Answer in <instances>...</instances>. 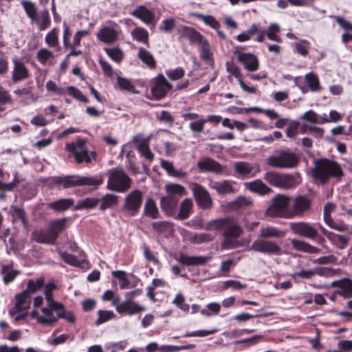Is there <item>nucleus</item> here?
Segmentation results:
<instances>
[{"label":"nucleus","instance_id":"nucleus-1","mask_svg":"<svg viewBox=\"0 0 352 352\" xmlns=\"http://www.w3.org/2000/svg\"><path fill=\"white\" fill-rule=\"evenodd\" d=\"M285 231L273 226H263L261 227L258 239L253 241L250 249L267 255L280 256L283 254L280 246L275 241L270 240L281 239L285 236Z\"/></svg>","mask_w":352,"mask_h":352},{"label":"nucleus","instance_id":"nucleus-2","mask_svg":"<svg viewBox=\"0 0 352 352\" xmlns=\"http://www.w3.org/2000/svg\"><path fill=\"white\" fill-rule=\"evenodd\" d=\"M51 188L58 190L68 189L78 186H90L93 190L98 189L104 182L102 175L81 176L68 175L51 177L47 180Z\"/></svg>","mask_w":352,"mask_h":352},{"label":"nucleus","instance_id":"nucleus-3","mask_svg":"<svg viewBox=\"0 0 352 352\" xmlns=\"http://www.w3.org/2000/svg\"><path fill=\"white\" fill-rule=\"evenodd\" d=\"M314 166L311 169V177L317 184L324 186L329 179L335 178L340 179L344 175V171L337 162L320 157L314 161Z\"/></svg>","mask_w":352,"mask_h":352},{"label":"nucleus","instance_id":"nucleus-4","mask_svg":"<svg viewBox=\"0 0 352 352\" xmlns=\"http://www.w3.org/2000/svg\"><path fill=\"white\" fill-rule=\"evenodd\" d=\"M264 179L270 185L281 189L294 188L302 182L299 173H281L270 171L265 174Z\"/></svg>","mask_w":352,"mask_h":352},{"label":"nucleus","instance_id":"nucleus-5","mask_svg":"<svg viewBox=\"0 0 352 352\" xmlns=\"http://www.w3.org/2000/svg\"><path fill=\"white\" fill-rule=\"evenodd\" d=\"M206 229L215 230L223 236L239 237L243 232L236 220L232 217L212 219L207 223Z\"/></svg>","mask_w":352,"mask_h":352},{"label":"nucleus","instance_id":"nucleus-6","mask_svg":"<svg viewBox=\"0 0 352 352\" xmlns=\"http://www.w3.org/2000/svg\"><path fill=\"white\" fill-rule=\"evenodd\" d=\"M299 156L289 150L277 151L267 159V164L275 168L292 169L298 166Z\"/></svg>","mask_w":352,"mask_h":352},{"label":"nucleus","instance_id":"nucleus-7","mask_svg":"<svg viewBox=\"0 0 352 352\" xmlns=\"http://www.w3.org/2000/svg\"><path fill=\"white\" fill-rule=\"evenodd\" d=\"M65 150L74 157L76 162L78 164L82 163L89 164L92 159L96 160V153L95 151L89 152L85 140L81 138L67 143Z\"/></svg>","mask_w":352,"mask_h":352},{"label":"nucleus","instance_id":"nucleus-8","mask_svg":"<svg viewBox=\"0 0 352 352\" xmlns=\"http://www.w3.org/2000/svg\"><path fill=\"white\" fill-rule=\"evenodd\" d=\"M131 186V179L121 168H115L111 170L107 188L119 192L128 190Z\"/></svg>","mask_w":352,"mask_h":352},{"label":"nucleus","instance_id":"nucleus-9","mask_svg":"<svg viewBox=\"0 0 352 352\" xmlns=\"http://www.w3.org/2000/svg\"><path fill=\"white\" fill-rule=\"evenodd\" d=\"M290 198L285 195H277L266 210V214L272 217H287Z\"/></svg>","mask_w":352,"mask_h":352},{"label":"nucleus","instance_id":"nucleus-10","mask_svg":"<svg viewBox=\"0 0 352 352\" xmlns=\"http://www.w3.org/2000/svg\"><path fill=\"white\" fill-rule=\"evenodd\" d=\"M143 201V192L140 190H133L124 199L122 210L131 217L136 216L141 208Z\"/></svg>","mask_w":352,"mask_h":352},{"label":"nucleus","instance_id":"nucleus-11","mask_svg":"<svg viewBox=\"0 0 352 352\" xmlns=\"http://www.w3.org/2000/svg\"><path fill=\"white\" fill-rule=\"evenodd\" d=\"M189 188L199 208L203 210H209L212 208V199L204 186L193 182L190 184Z\"/></svg>","mask_w":352,"mask_h":352},{"label":"nucleus","instance_id":"nucleus-12","mask_svg":"<svg viewBox=\"0 0 352 352\" xmlns=\"http://www.w3.org/2000/svg\"><path fill=\"white\" fill-rule=\"evenodd\" d=\"M112 305L116 307V311L122 316H133L142 313L146 308L137 302L126 298L125 300L120 302L118 298L114 299Z\"/></svg>","mask_w":352,"mask_h":352},{"label":"nucleus","instance_id":"nucleus-13","mask_svg":"<svg viewBox=\"0 0 352 352\" xmlns=\"http://www.w3.org/2000/svg\"><path fill=\"white\" fill-rule=\"evenodd\" d=\"M12 70L11 80L12 83L16 84L23 82L31 77V72L25 64L19 58L12 59Z\"/></svg>","mask_w":352,"mask_h":352},{"label":"nucleus","instance_id":"nucleus-14","mask_svg":"<svg viewBox=\"0 0 352 352\" xmlns=\"http://www.w3.org/2000/svg\"><path fill=\"white\" fill-rule=\"evenodd\" d=\"M63 309L62 302H52L47 307H43L41 312L43 317H38V323L44 325H54L58 320V316H54V311H58Z\"/></svg>","mask_w":352,"mask_h":352},{"label":"nucleus","instance_id":"nucleus-15","mask_svg":"<svg viewBox=\"0 0 352 352\" xmlns=\"http://www.w3.org/2000/svg\"><path fill=\"white\" fill-rule=\"evenodd\" d=\"M234 54L236 55L238 61L247 71L253 72L258 69L259 60L255 54L250 52L245 53L239 50H235Z\"/></svg>","mask_w":352,"mask_h":352},{"label":"nucleus","instance_id":"nucleus-16","mask_svg":"<svg viewBox=\"0 0 352 352\" xmlns=\"http://www.w3.org/2000/svg\"><path fill=\"white\" fill-rule=\"evenodd\" d=\"M172 85L166 80L162 74H159L155 79V84L151 88L153 97L157 100L164 98L171 90Z\"/></svg>","mask_w":352,"mask_h":352},{"label":"nucleus","instance_id":"nucleus-17","mask_svg":"<svg viewBox=\"0 0 352 352\" xmlns=\"http://www.w3.org/2000/svg\"><path fill=\"white\" fill-rule=\"evenodd\" d=\"M209 186L217 191L219 195L232 194L238 191L235 181L224 179L221 181H210Z\"/></svg>","mask_w":352,"mask_h":352},{"label":"nucleus","instance_id":"nucleus-18","mask_svg":"<svg viewBox=\"0 0 352 352\" xmlns=\"http://www.w3.org/2000/svg\"><path fill=\"white\" fill-rule=\"evenodd\" d=\"M289 228L294 234L307 239H314L318 235L316 229L305 222L292 223Z\"/></svg>","mask_w":352,"mask_h":352},{"label":"nucleus","instance_id":"nucleus-19","mask_svg":"<svg viewBox=\"0 0 352 352\" xmlns=\"http://www.w3.org/2000/svg\"><path fill=\"white\" fill-rule=\"evenodd\" d=\"M234 168L236 173L234 176L241 179L253 177L256 173L260 172V169L258 166L254 170V168L250 163L246 162H235L234 164Z\"/></svg>","mask_w":352,"mask_h":352},{"label":"nucleus","instance_id":"nucleus-20","mask_svg":"<svg viewBox=\"0 0 352 352\" xmlns=\"http://www.w3.org/2000/svg\"><path fill=\"white\" fill-rule=\"evenodd\" d=\"M311 200L304 195L297 196L293 201L292 216H302L311 208Z\"/></svg>","mask_w":352,"mask_h":352},{"label":"nucleus","instance_id":"nucleus-21","mask_svg":"<svg viewBox=\"0 0 352 352\" xmlns=\"http://www.w3.org/2000/svg\"><path fill=\"white\" fill-rule=\"evenodd\" d=\"M130 14L141 20L146 25H155V13L145 6L141 5L130 12Z\"/></svg>","mask_w":352,"mask_h":352},{"label":"nucleus","instance_id":"nucleus-22","mask_svg":"<svg viewBox=\"0 0 352 352\" xmlns=\"http://www.w3.org/2000/svg\"><path fill=\"white\" fill-rule=\"evenodd\" d=\"M197 167L200 172H210L220 174L223 171V166L214 160L206 157L197 162Z\"/></svg>","mask_w":352,"mask_h":352},{"label":"nucleus","instance_id":"nucleus-23","mask_svg":"<svg viewBox=\"0 0 352 352\" xmlns=\"http://www.w3.org/2000/svg\"><path fill=\"white\" fill-rule=\"evenodd\" d=\"M177 33L181 38L188 39L191 44L197 43L204 36L195 28L181 25L177 28Z\"/></svg>","mask_w":352,"mask_h":352},{"label":"nucleus","instance_id":"nucleus-24","mask_svg":"<svg viewBox=\"0 0 352 352\" xmlns=\"http://www.w3.org/2000/svg\"><path fill=\"white\" fill-rule=\"evenodd\" d=\"M179 201V197H175L171 195L161 197L160 207L166 216L173 217L175 214Z\"/></svg>","mask_w":352,"mask_h":352},{"label":"nucleus","instance_id":"nucleus-25","mask_svg":"<svg viewBox=\"0 0 352 352\" xmlns=\"http://www.w3.org/2000/svg\"><path fill=\"white\" fill-rule=\"evenodd\" d=\"M333 287H336L338 289L336 293L344 298H352V280L344 278L332 283Z\"/></svg>","mask_w":352,"mask_h":352},{"label":"nucleus","instance_id":"nucleus-26","mask_svg":"<svg viewBox=\"0 0 352 352\" xmlns=\"http://www.w3.org/2000/svg\"><path fill=\"white\" fill-rule=\"evenodd\" d=\"M209 260L208 257L201 256H188L180 254L177 261L185 266H198L205 265Z\"/></svg>","mask_w":352,"mask_h":352},{"label":"nucleus","instance_id":"nucleus-27","mask_svg":"<svg viewBox=\"0 0 352 352\" xmlns=\"http://www.w3.org/2000/svg\"><path fill=\"white\" fill-rule=\"evenodd\" d=\"M97 38L103 43H113L117 41L118 32L111 27H104L97 33Z\"/></svg>","mask_w":352,"mask_h":352},{"label":"nucleus","instance_id":"nucleus-28","mask_svg":"<svg viewBox=\"0 0 352 352\" xmlns=\"http://www.w3.org/2000/svg\"><path fill=\"white\" fill-rule=\"evenodd\" d=\"M32 238L33 241L43 244H54L56 242L50 230L40 229L34 230L32 234Z\"/></svg>","mask_w":352,"mask_h":352},{"label":"nucleus","instance_id":"nucleus-29","mask_svg":"<svg viewBox=\"0 0 352 352\" xmlns=\"http://www.w3.org/2000/svg\"><path fill=\"white\" fill-rule=\"evenodd\" d=\"M143 214L152 219L160 218V213L156 202L153 198H147L144 206Z\"/></svg>","mask_w":352,"mask_h":352},{"label":"nucleus","instance_id":"nucleus-30","mask_svg":"<svg viewBox=\"0 0 352 352\" xmlns=\"http://www.w3.org/2000/svg\"><path fill=\"white\" fill-rule=\"evenodd\" d=\"M160 165L162 168L166 170L169 176L178 179L185 178L188 175V173L182 170H177L175 168L172 162L166 160H161Z\"/></svg>","mask_w":352,"mask_h":352},{"label":"nucleus","instance_id":"nucleus-31","mask_svg":"<svg viewBox=\"0 0 352 352\" xmlns=\"http://www.w3.org/2000/svg\"><path fill=\"white\" fill-rule=\"evenodd\" d=\"M291 244L294 249L300 252L314 254L320 252L318 248L313 246L304 241L293 239L291 241Z\"/></svg>","mask_w":352,"mask_h":352},{"label":"nucleus","instance_id":"nucleus-32","mask_svg":"<svg viewBox=\"0 0 352 352\" xmlns=\"http://www.w3.org/2000/svg\"><path fill=\"white\" fill-rule=\"evenodd\" d=\"M67 221L68 218L66 217L54 219L51 221L49 230L55 241L57 240L59 234L67 228Z\"/></svg>","mask_w":352,"mask_h":352},{"label":"nucleus","instance_id":"nucleus-33","mask_svg":"<svg viewBox=\"0 0 352 352\" xmlns=\"http://www.w3.org/2000/svg\"><path fill=\"white\" fill-rule=\"evenodd\" d=\"M74 200L72 198H63L48 204L49 208L56 211H65L74 206Z\"/></svg>","mask_w":352,"mask_h":352},{"label":"nucleus","instance_id":"nucleus-34","mask_svg":"<svg viewBox=\"0 0 352 352\" xmlns=\"http://www.w3.org/2000/svg\"><path fill=\"white\" fill-rule=\"evenodd\" d=\"M13 262L10 261V263L1 266V274L3 275V283L8 285L12 283L16 276L19 274V271L12 270Z\"/></svg>","mask_w":352,"mask_h":352},{"label":"nucleus","instance_id":"nucleus-35","mask_svg":"<svg viewBox=\"0 0 352 352\" xmlns=\"http://www.w3.org/2000/svg\"><path fill=\"white\" fill-rule=\"evenodd\" d=\"M138 58L145 64L149 69L156 68V61L153 54L144 47H140L138 53Z\"/></svg>","mask_w":352,"mask_h":352},{"label":"nucleus","instance_id":"nucleus-36","mask_svg":"<svg viewBox=\"0 0 352 352\" xmlns=\"http://www.w3.org/2000/svg\"><path fill=\"white\" fill-rule=\"evenodd\" d=\"M305 81L311 91L318 92L322 89L318 76L312 72L305 74Z\"/></svg>","mask_w":352,"mask_h":352},{"label":"nucleus","instance_id":"nucleus-37","mask_svg":"<svg viewBox=\"0 0 352 352\" xmlns=\"http://www.w3.org/2000/svg\"><path fill=\"white\" fill-rule=\"evenodd\" d=\"M245 185L251 192H256L260 195L267 194L272 190L270 188L260 179L246 183Z\"/></svg>","mask_w":352,"mask_h":352},{"label":"nucleus","instance_id":"nucleus-38","mask_svg":"<svg viewBox=\"0 0 352 352\" xmlns=\"http://www.w3.org/2000/svg\"><path fill=\"white\" fill-rule=\"evenodd\" d=\"M100 201V198L87 197L78 201L77 204L74 206V210H91L96 208L98 205Z\"/></svg>","mask_w":352,"mask_h":352},{"label":"nucleus","instance_id":"nucleus-39","mask_svg":"<svg viewBox=\"0 0 352 352\" xmlns=\"http://www.w3.org/2000/svg\"><path fill=\"white\" fill-rule=\"evenodd\" d=\"M100 199L101 204L99 208L101 211H105L107 209L113 208L118 204V196L113 194H106Z\"/></svg>","mask_w":352,"mask_h":352},{"label":"nucleus","instance_id":"nucleus-40","mask_svg":"<svg viewBox=\"0 0 352 352\" xmlns=\"http://www.w3.org/2000/svg\"><path fill=\"white\" fill-rule=\"evenodd\" d=\"M198 44L200 49V57L205 61H212V53L210 51V46L207 39L204 36Z\"/></svg>","mask_w":352,"mask_h":352},{"label":"nucleus","instance_id":"nucleus-41","mask_svg":"<svg viewBox=\"0 0 352 352\" xmlns=\"http://www.w3.org/2000/svg\"><path fill=\"white\" fill-rule=\"evenodd\" d=\"M131 35L133 40L148 45L149 34L146 29L141 27H136L132 30Z\"/></svg>","mask_w":352,"mask_h":352},{"label":"nucleus","instance_id":"nucleus-42","mask_svg":"<svg viewBox=\"0 0 352 352\" xmlns=\"http://www.w3.org/2000/svg\"><path fill=\"white\" fill-rule=\"evenodd\" d=\"M15 308L17 311H21L29 307L30 296L24 290L16 295Z\"/></svg>","mask_w":352,"mask_h":352},{"label":"nucleus","instance_id":"nucleus-43","mask_svg":"<svg viewBox=\"0 0 352 352\" xmlns=\"http://www.w3.org/2000/svg\"><path fill=\"white\" fill-rule=\"evenodd\" d=\"M116 87H118L121 91H127L131 94L138 93L132 82L124 77L118 76L117 78Z\"/></svg>","mask_w":352,"mask_h":352},{"label":"nucleus","instance_id":"nucleus-44","mask_svg":"<svg viewBox=\"0 0 352 352\" xmlns=\"http://www.w3.org/2000/svg\"><path fill=\"white\" fill-rule=\"evenodd\" d=\"M192 208V201L189 199H184L180 204L179 211L176 218L180 220L188 219L191 213Z\"/></svg>","mask_w":352,"mask_h":352},{"label":"nucleus","instance_id":"nucleus-45","mask_svg":"<svg viewBox=\"0 0 352 352\" xmlns=\"http://www.w3.org/2000/svg\"><path fill=\"white\" fill-rule=\"evenodd\" d=\"M21 5L32 21L37 23L38 21V16L37 14V8L35 4L29 1H22Z\"/></svg>","mask_w":352,"mask_h":352},{"label":"nucleus","instance_id":"nucleus-46","mask_svg":"<svg viewBox=\"0 0 352 352\" xmlns=\"http://www.w3.org/2000/svg\"><path fill=\"white\" fill-rule=\"evenodd\" d=\"M192 16L202 21L204 23L214 30H218L220 27V23L212 15H204L201 13H193Z\"/></svg>","mask_w":352,"mask_h":352},{"label":"nucleus","instance_id":"nucleus-47","mask_svg":"<svg viewBox=\"0 0 352 352\" xmlns=\"http://www.w3.org/2000/svg\"><path fill=\"white\" fill-rule=\"evenodd\" d=\"M165 189L167 192V196L171 195L175 197H179L180 199L181 196L186 194L185 188L183 186L177 184H166Z\"/></svg>","mask_w":352,"mask_h":352},{"label":"nucleus","instance_id":"nucleus-48","mask_svg":"<svg viewBox=\"0 0 352 352\" xmlns=\"http://www.w3.org/2000/svg\"><path fill=\"white\" fill-rule=\"evenodd\" d=\"M137 150L140 155L144 157L148 162H151L153 160L154 154L151 151L149 144L146 140H144L138 144Z\"/></svg>","mask_w":352,"mask_h":352},{"label":"nucleus","instance_id":"nucleus-49","mask_svg":"<svg viewBox=\"0 0 352 352\" xmlns=\"http://www.w3.org/2000/svg\"><path fill=\"white\" fill-rule=\"evenodd\" d=\"M251 204L252 201L250 199L243 196H239L234 201L230 202L228 206L230 210L238 211L245 207L249 206Z\"/></svg>","mask_w":352,"mask_h":352},{"label":"nucleus","instance_id":"nucleus-50","mask_svg":"<svg viewBox=\"0 0 352 352\" xmlns=\"http://www.w3.org/2000/svg\"><path fill=\"white\" fill-rule=\"evenodd\" d=\"M173 224L168 221H155L151 223V227L154 231L159 234L170 233L172 230Z\"/></svg>","mask_w":352,"mask_h":352},{"label":"nucleus","instance_id":"nucleus-51","mask_svg":"<svg viewBox=\"0 0 352 352\" xmlns=\"http://www.w3.org/2000/svg\"><path fill=\"white\" fill-rule=\"evenodd\" d=\"M349 239V236L334 233L329 241L338 249L343 250L347 246Z\"/></svg>","mask_w":352,"mask_h":352},{"label":"nucleus","instance_id":"nucleus-52","mask_svg":"<svg viewBox=\"0 0 352 352\" xmlns=\"http://www.w3.org/2000/svg\"><path fill=\"white\" fill-rule=\"evenodd\" d=\"M58 28H54L45 36V43L50 47H55L58 46Z\"/></svg>","mask_w":352,"mask_h":352},{"label":"nucleus","instance_id":"nucleus-53","mask_svg":"<svg viewBox=\"0 0 352 352\" xmlns=\"http://www.w3.org/2000/svg\"><path fill=\"white\" fill-rule=\"evenodd\" d=\"M104 50L108 56L116 63H120L124 58L123 52L119 47H104Z\"/></svg>","mask_w":352,"mask_h":352},{"label":"nucleus","instance_id":"nucleus-54","mask_svg":"<svg viewBox=\"0 0 352 352\" xmlns=\"http://www.w3.org/2000/svg\"><path fill=\"white\" fill-rule=\"evenodd\" d=\"M45 281L43 278H38L36 280H30L28 286L25 290L30 296L41 289L44 285Z\"/></svg>","mask_w":352,"mask_h":352},{"label":"nucleus","instance_id":"nucleus-55","mask_svg":"<svg viewBox=\"0 0 352 352\" xmlns=\"http://www.w3.org/2000/svg\"><path fill=\"white\" fill-rule=\"evenodd\" d=\"M279 32L280 27L277 24L272 23L269 25L265 34L270 40L279 43L281 41V38L277 34Z\"/></svg>","mask_w":352,"mask_h":352},{"label":"nucleus","instance_id":"nucleus-56","mask_svg":"<svg viewBox=\"0 0 352 352\" xmlns=\"http://www.w3.org/2000/svg\"><path fill=\"white\" fill-rule=\"evenodd\" d=\"M98 318L95 322L96 325H100L111 319L115 316L114 313L110 310H98Z\"/></svg>","mask_w":352,"mask_h":352},{"label":"nucleus","instance_id":"nucleus-57","mask_svg":"<svg viewBox=\"0 0 352 352\" xmlns=\"http://www.w3.org/2000/svg\"><path fill=\"white\" fill-rule=\"evenodd\" d=\"M67 92L68 94L75 99L84 102L85 104L89 103V99L87 98L85 95L82 94L81 91H80L78 89L76 88L73 86H69L67 87Z\"/></svg>","mask_w":352,"mask_h":352},{"label":"nucleus","instance_id":"nucleus-58","mask_svg":"<svg viewBox=\"0 0 352 352\" xmlns=\"http://www.w3.org/2000/svg\"><path fill=\"white\" fill-rule=\"evenodd\" d=\"M36 23L39 25V30L41 31L50 27L51 19L47 10H45L41 12L40 18H38V21Z\"/></svg>","mask_w":352,"mask_h":352},{"label":"nucleus","instance_id":"nucleus-59","mask_svg":"<svg viewBox=\"0 0 352 352\" xmlns=\"http://www.w3.org/2000/svg\"><path fill=\"white\" fill-rule=\"evenodd\" d=\"M112 276L120 280V289H126L129 286V280L126 278V273L124 271H113Z\"/></svg>","mask_w":352,"mask_h":352},{"label":"nucleus","instance_id":"nucleus-60","mask_svg":"<svg viewBox=\"0 0 352 352\" xmlns=\"http://www.w3.org/2000/svg\"><path fill=\"white\" fill-rule=\"evenodd\" d=\"M266 314H263V309L256 310L255 314H250L248 313H241L234 316V319L239 322H245L253 318H261L265 316Z\"/></svg>","mask_w":352,"mask_h":352},{"label":"nucleus","instance_id":"nucleus-61","mask_svg":"<svg viewBox=\"0 0 352 352\" xmlns=\"http://www.w3.org/2000/svg\"><path fill=\"white\" fill-rule=\"evenodd\" d=\"M172 302L184 312H188L190 310L189 305L186 303L185 298L181 293H178L175 295Z\"/></svg>","mask_w":352,"mask_h":352},{"label":"nucleus","instance_id":"nucleus-62","mask_svg":"<svg viewBox=\"0 0 352 352\" xmlns=\"http://www.w3.org/2000/svg\"><path fill=\"white\" fill-rule=\"evenodd\" d=\"M227 72L234 76L238 80H242V74L239 67L232 61L227 62L226 64Z\"/></svg>","mask_w":352,"mask_h":352},{"label":"nucleus","instance_id":"nucleus-63","mask_svg":"<svg viewBox=\"0 0 352 352\" xmlns=\"http://www.w3.org/2000/svg\"><path fill=\"white\" fill-rule=\"evenodd\" d=\"M195 347V345L193 344H190L184 346H162L160 348V351L162 352H178L182 350H187V349H192Z\"/></svg>","mask_w":352,"mask_h":352},{"label":"nucleus","instance_id":"nucleus-64","mask_svg":"<svg viewBox=\"0 0 352 352\" xmlns=\"http://www.w3.org/2000/svg\"><path fill=\"white\" fill-rule=\"evenodd\" d=\"M309 45L310 43L308 41L301 40L300 42L295 44V51L302 56H307L309 54Z\"/></svg>","mask_w":352,"mask_h":352}]
</instances>
